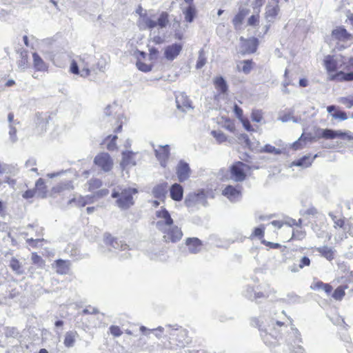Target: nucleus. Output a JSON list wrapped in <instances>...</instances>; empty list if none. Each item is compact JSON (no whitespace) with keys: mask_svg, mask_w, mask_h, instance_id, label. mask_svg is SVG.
<instances>
[{"mask_svg":"<svg viewBox=\"0 0 353 353\" xmlns=\"http://www.w3.org/2000/svg\"><path fill=\"white\" fill-rule=\"evenodd\" d=\"M323 65L330 81L336 82L353 81V57L338 63L334 56L327 55L323 60Z\"/></svg>","mask_w":353,"mask_h":353,"instance_id":"1","label":"nucleus"},{"mask_svg":"<svg viewBox=\"0 0 353 353\" xmlns=\"http://www.w3.org/2000/svg\"><path fill=\"white\" fill-rule=\"evenodd\" d=\"M136 12L139 15V26L144 29L152 30L155 28L163 29L170 23V14L165 11L160 13L157 21L153 19V16L149 15L146 11H144L141 6H139Z\"/></svg>","mask_w":353,"mask_h":353,"instance_id":"2","label":"nucleus"},{"mask_svg":"<svg viewBox=\"0 0 353 353\" xmlns=\"http://www.w3.org/2000/svg\"><path fill=\"white\" fill-rule=\"evenodd\" d=\"M254 169H256L254 165H250L240 161H234L229 167L230 178L235 182H243L248 176L252 174Z\"/></svg>","mask_w":353,"mask_h":353,"instance_id":"3","label":"nucleus"},{"mask_svg":"<svg viewBox=\"0 0 353 353\" xmlns=\"http://www.w3.org/2000/svg\"><path fill=\"white\" fill-rule=\"evenodd\" d=\"M137 190L135 188H124L119 190H114L112 193V198H118L117 205L121 208H128L134 204L133 194H136Z\"/></svg>","mask_w":353,"mask_h":353,"instance_id":"4","label":"nucleus"},{"mask_svg":"<svg viewBox=\"0 0 353 353\" xmlns=\"http://www.w3.org/2000/svg\"><path fill=\"white\" fill-rule=\"evenodd\" d=\"M338 282L341 285L334 290L332 296L336 301H341L345 295V290L348 289L350 285H353V273L346 272L345 275L338 279Z\"/></svg>","mask_w":353,"mask_h":353,"instance_id":"5","label":"nucleus"},{"mask_svg":"<svg viewBox=\"0 0 353 353\" xmlns=\"http://www.w3.org/2000/svg\"><path fill=\"white\" fill-rule=\"evenodd\" d=\"M160 232L163 234V241L166 243H176L180 241L183 236L181 228L174 224L160 230Z\"/></svg>","mask_w":353,"mask_h":353,"instance_id":"6","label":"nucleus"},{"mask_svg":"<svg viewBox=\"0 0 353 353\" xmlns=\"http://www.w3.org/2000/svg\"><path fill=\"white\" fill-rule=\"evenodd\" d=\"M155 215L157 219L155 223L156 227L159 231L174 224L173 219L165 208H161L159 210H157Z\"/></svg>","mask_w":353,"mask_h":353,"instance_id":"7","label":"nucleus"},{"mask_svg":"<svg viewBox=\"0 0 353 353\" xmlns=\"http://www.w3.org/2000/svg\"><path fill=\"white\" fill-rule=\"evenodd\" d=\"M95 165L101 168L105 172L110 171L113 166V161L108 153L101 152L98 154L94 160Z\"/></svg>","mask_w":353,"mask_h":353,"instance_id":"8","label":"nucleus"},{"mask_svg":"<svg viewBox=\"0 0 353 353\" xmlns=\"http://www.w3.org/2000/svg\"><path fill=\"white\" fill-rule=\"evenodd\" d=\"M70 71L74 74H80L83 77H87L90 74L88 65L81 58L79 63L74 60L71 62Z\"/></svg>","mask_w":353,"mask_h":353,"instance_id":"9","label":"nucleus"},{"mask_svg":"<svg viewBox=\"0 0 353 353\" xmlns=\"http://www.w3.org/2000/svg\"><path fill=\"white\" fill-rule=\"evenodd\" d=\"M240 40L242 42V46L243 48V50L241 52L242 54H250L256 52L259 43L257 38L251 37L245 39L241 37Z\"/></svg>","mask_w":353,"mask_h":353,"instance_id":"10","label":"nucleus"},{"mask_svg":"<svg viewBox=\"0 0 353 353\" xmlns=\"http://www.w3.org/2000/svg\"><path fill=\"white\" fill-rule=\"evenodd\" d=\"M222 194L232 202L236 201L241 197L242 188L241 185H228L222 190Z\"/></svg>","mask_w":353,"mask_h":353,"instance_id":"11","label":"nucleus"},{"mask_svg":"<svg viewBox=\"0 0 353 353\" xmlns=\"http://www.w3.org/2000/svg\"><path fill=\"white\" fill-rule=\"evenodd\" d=\"M182 50V43H175L168 45L164 48V57L168 61H173L180 54Z\"/></svg>","mask_w":353,"mask_h":353,"instance_id":"12","label":"nucleus"},{"mask_svg":"<svg viewBox=\"0 0 353 353\" xmlns=\"http://www.w3.org/2000/svg\"><path fill=\"white\" fill-rule=\"evenodd\" d=\"M154 153L161 166L166 167L170 155V146L168 145L159 146L158 149L154 150Z\"/></svg>","mask_w":353,"mask_h":353,"instance_id":"13","label":"nucleus"},{"mask_svg":"<svg viewBox=\"0 0 353 353\" xmlns=\"http://www.w3.org/2000/svg\"><path fill=\"white\" fill-rule=\"evenodd\" d=\"M190 168L187 163L183 161H179L176 169V172L180 182L186 181L190 177Z\"/></svg>","mask_w":353,"mask_h":353,"instance_id":"14","label":"nucleus"},{"mask_svg":"<svg viewBox=\"0 0 353 353\" xmlns=\"http://www.w3.org/2000/svg\"><path fill=\"white\" fill-rule=\"evenodd\" d=\"M185 243L192 254H197L202 250L203 243L196 237L187 238Z\"/></svg>","mask_w":353,"mask_h":353,"instance_id":"15","label":"nucleus"},{"mask_svg":"<svg viewBox=\"0 0 353 353\" xmlns=\"http://www.w3.org/2000/svg\"><path fill=\"white\" fill-rule=\"evenodd\" d=\"M332 36V38L338 42L347 41L353 39L352 35L347 32L346 29L343 27H337L336 29L333 30Z\"/></svg>","mask_w":353,"mask_h":353,"instance_id":"16","label":"nucleus"},{"mask_svg":"<svg viewBox=\"0 0 353 353\" xmlns=\"http://www.w3.org/2000/svg\"><path fill=\"white\" fill-rule=\"evenodd\" d=\"M137 153L132 151H123L122 152V159L120 165L123 168L129 166H134L137 164L136 161Z\"/></svg>","mask_w":353,"mask_h":353,"instance_id":"17","label":"nucleus"},{"mask_svg":"<svg viewBox=\"0 0 353 353\" xmlns=\"http://www.w3.org/2000/svg\"><path fill=\"white\" fill-rule=\"evenodd\" d=\"M330 216L334 222V228H341L350 234H352L351 225L345 217H338L335 215H330Z\"/></svg>","mask_w":353,"mask_h":353,"instance_id":"18","label":"nucleus"},{"mask_svg":"<svg viewBox=\"0 0 353 353\" xmlns=\"http://www.w3.org/2000/svg\"><path fill=\"white\" fill-rule=\"evenodd\" d=\"M137 61L136 65L137 68L142 72H148L152 70V65L146 64L143 62V60L146 58V53L142 51H137Z\"/></svg>","mask_w":353,"mask_h":353,"instance_id":"19","label":"nucleus"},{"mask_svg":"<svg viewBox=\"0 0 353 353\" xmlns=\"http://www.w3.org/2000/svg\"><path fill=\"white\" fill-rule=\"evenodd\" d=\"M317 154L312 156L310 154L305 155L301 158L294 161L291 163L290 166H299L303 168H308L312 165Z\"/></svg>","mask_w":353,"mask_h":353,"instance_id":"20","label":"nucleus"},{"mask_svg":"<svg viewBox=\"0 0 353 353\" xmlns=\"http://www.w3.org/2000/svg\"><path fill=\"white\" fill-rule=\"evenodd\" d=\"M310 288L314 291H324L327 295H330L333 290L332 286L330 283H323L318 279H314L310 285Z\"/></svg>","mask_w":353,"mask_h":353,"instance_id":"21","label":"nucleus"},{"mask_svg":"<svg viewBox=\"0 0 353 353\" xmlns=\"http://www.w3.org/2000/svg\"><path fill=\"white\" fill-rule=\"evenodd\" d=\"M94 201V196L86 195V196H79L74 197L70 201V203H74L79 208H83L88 204L92 203Z\"/></svg>","mask_w":353,"mask_h":353,"instance_id":"22","label":"nucleus"},{"mask_svg":"<svg viewBox=\"0 0 353 353\" xmlns=\"http://www.w3.org/2000/svg\"><path fill=\"white\" fill-rule=\"evenodd\" d=\"M53 266L57 274H66L69 272L70 262L68 260L57 259L54 261Z\"/></svg>","mask_w":353,"mask_h":353,"instance_id":"23","label":"nucleus"},{"mask_svg":"<svg viewBox=\"0 0 353 353\" xmlns=\"http://www.w3.org/2000/svg\"><path fill=\"white\" fill-rule=\"evenodd\" d=\"M170 196L175 201H181L183 197V188L179 183H174L170 188Z\"/></svg>","mask_w":353,"mask_h":353,"instance_id":"24","label":"nucleus"},{"mask_svg":"<svg viewBox=\"0 0 353 353\" xmlns=\"http://www.w3.org/2000/svg\"><path fill=\"white\" fill-rule=\"evenodd\" d=\"M256 8L257 10L255 14L250 16L248 19V25L250 26H256L260 22V11L263 4V0H255Z\"/></svg>","mask_w":353,"mask_h":353,"instance_id":"25","label":"nucleus"},{"mask_svg":"<svg viewBox=\"0 0 353 353\" xmlns=\"http://www.w3.org/2000/svg\"><path fill=\"white\" fill-rule=\"evenodd\" d=\"M255 63L252 59L243 60L237 65V70L245 74H250L254 68Z\"/></svg>","mask_w":353,"mask_h":353,"instance_id":"26","label":"nucleus"},{"mask_svg":"<svg viewBox=\"0 0 353 353\" xmlns=\"http://www.w3.org/2000/svg\"><path fill=\"white\" fill-rule=\"evenodd\" d=\"M168 184L167 182H163L156 185L152 189V193L155 198H165L168 192Z\"/></svg>","mask_w":353,"mask_h":353,"instance_id":"27","label":"nucleus"},{"mask_svg":"<svg viewBox=\"0 0 353 353\" xmlns=\"http://www.w3.org/2000/svg\"><path fill=\"white\" fill-rule=\"evenodd\" d=\"M316 250L320 254V255L327 260L331 261L335 258L336 251L332 248L327 246H322L316 248Z\"/></svg>","mask_w":353,"mask_h":353,"instance_id":"28","label":"nucleus"},{"mask_svg":"<svg viewBox=\"0 0 353 353\" xmlns=\"http://www.w3.org/2000/svg\"><path fill=\"white\" fill-rule=\"evenodd\" d=\"M185 21L188 23H192L196 17L197 10L194 5L188 6L183 10Z\"/></svg>","mask_w":353,"mask_h":353,"instance_id":"29","label":"nucleus"},{"mask_svg":"<svg viewBox=\"0 0 353 353\" xmlns=\"http://www.w3.org/2000/svg\"><path fill=\"white\" fill-rule=\"evenodd\" d=\"M33 65L37 71H46L48 65L37 52L32 53Z\"/></svg>","mask_w":353,"mask_h":353,"instance_id":"30","label":"nucleus"},{"mask_svg":"<svg viewBox=\"0 0 353 353\" xmlns=\"http://www.w3.org/2000/svg\"><path fill=\"white\" fill-rule=\"evenodd\" d=\"M214 85L215 89L219 94H226L228 90V85L222 77H216L214 78Z\"/></svg>","mask_w":353,"mask_h":353,"instance_id":"31","label":"nucleus"},{"mask_svg":"<svg viewBox=\"0 0 353 353\" xmlns=\"http://www.w3.org/2000/svg\"><path fill=\"white\" fill-rule=\"evenodd\" d=\"M79 334L77 331H68L64 336L63 344L66 347H71L74 345Z\"/></svg>","mask_w":353,"mask_h":353,"instance_id":"32","label":"nucleus"},{"mask_svg":"<svg viewBox=\"0 0 353 353\" xmlns=\"http://www.w3.org/2000/svg\"><path fill=\"white\" fill-rule=\"evenodd\" d=\"M19 57L17 60V65L21 70H25L29 66L28 61V52L26 50H22L19 52Z\"/></svg>","mask_w":353,"mask_h":353,"instance_id":"33","label":"nucleus"},{"mask_svg":"<svg viewBox=\"0 0 353 353\" xmlns=\"http://www.w3.org/2000/svg\"><path fill=\"white\" fill-rule=\"evenodd\" d=\"M250 10L246 8H240L237 14L232 19L233 25L236 27L240 26L245 17L249 14Z\"/></svg>","mask_w":353,"mask_h":353,"instance_id":"34","label":"nucleus"},{"mask_svg":"<svg viewBox=\"0 0 353 353\" xmlns=\"http://www.w3.org/2000/svg\"><path fill=\"white\" fill-rule=\"evenodd\" d=\"M36 193L38 192L39 196L41 198H45L47 195V186L45 181L42 178H39L35 183Z\"/></svg>","mask_w":353,"mask_h":353,"instance_id":"35","label":"nucleus"},{"mask_svg":"<svg viewBox=\"0 0 353 353\" xmlns=\"http://www.w3.org/2000/svg\"><path fill=\"white\" fill-rule=\"evenodd\" d=\"M299 224L297 223V225H299V228L297 229L293 230L292 237L290 239L289 241H291V240L301 241L303 239H305V237L306 236V232H305V230L301 225H299L301 223V220L299 219Z\"/></svg>","mask_w":353,"mask_h":353,"instance_id":"36","label":"nucleus"},{"mask_svg":"<svg viewBox=\"0 0 353 353\" xmlns=\"http://www.w3.org/2000/svg\"><path fill=\"white\" fill-rule=\"evenodd\" d=\"M279 12V7L278 5L274 6H267L265 13V17L267 20L271 21L276 17Z\"/></svg>","mask_w":353,"mask_h":353,"instance_id":"37","label":"nucleus"},{"mask_svg":"<svg viewBox=\"0 0 353 353\" xmlns=\"http://www.w3.org/2000/svg\"><path fill=\"white\" fill-rule=\"evenodd\" d=\"M321 133L316 134L318 139L324 138L325 139H334L337 137V133L332 130L325 129L323 130H318Z\"/></svg>","mask_w":353,"mask_h":353,"instance_id":"38","label":"nucleus"},{"mask_svg":"<svg viewBox=\"0 0 353 353\" xmlns=\"http://www.w3.org/2000/svg\"><path fill=\"white\" fill-rule=\"evenodd\" d=\"M265 228L263 225H261L260 227L255 228L254 230L252 231L250 238L251 239H259L261 240H265L264 239V235H265Z\"/></svg>","mask_w":353,"mask_h":353,"instance_id":"39","label":"nucleus"},{"mask_svg":"<svg viewBox=\"0 0 353 353\" xmlns=\"http://www.w3.org/2000/svg\"><path fill=\"white\" fill-rule=\"evenodd\" d=\"M176 103L177 107L183 110L192 108L191 101L183 96L176 99Z\"/></svg>","mask_w":353,"mask_h":353,"instance_id":"40","label":"nucleus"},{"mask_svg":"<svg viewBox=\"0 0 353 353\" xmlns=\"http://www.w3.org/2000/svg\"><path fill=\"white\" fill-rule=\"evenodd\" d=\"M10 267L11 269L18 274L23 273L21 270V265L19 261L16 258H12L10 261Z\"/></svg>","mask_w":353,"mask_h":353,"instance_id":"41","label":"nucleus"},{"mask_svg":"<svg viewBox=\"0 0 353 353\" xmlns=\"http://www.w3.org/2000/svg\"><path fill=\"white\" fill-rule=\"evenodd\" d=\"M251 119L254 122L260 123L263 119V112L261 110L254 109L251 112Z\"/></svg>","mask_w":353,"mask_h":353,"instance_id":"42","label":"nucleus"},{"mask_svg":"<svg viewBox=\"0 0 353 353\" xmlns=\"http://www.w3.org/2000/svg\"><path fill=\"white\" fill-rule=\"evenodd\" d=\"M117 138L118 137L117 135H108L105 138V141L110 140V141L107 144V149L108 150L112 151L117 148L116 141L117 140Z\"/></svg>","mask_w":353,"mask_h":353,"instance_id":"43","label":"nucleus"},{"mask_svg":"<svg viewBox=\"0 0 353 353\" xmlns=\"http://www.w3.org/2000/svg\"><path fill=\"white\" fill-rule=\"evenodd\" d=\"M102 185L101 180L97 179H92L88 182V190L89 191H94L96 189L99 188Z\"/></svg>","mask_w":353,"mask_h":353,"instance_id":"44","label":"nucleus"},{"mask_svg":"<svg viewBox=\"0 0 353 353\" xmlns=\"http://www.w3.org/2000/svg\"><path fill=\"white\" fill-rule=\"evenodd\" d=\"M211 134L216 139L219 143H222L227 141V137L222 132L213 130L212 131Z\"/></svg>","mask_w":353,"mask_h":353,"instance_id":"45","label":"nucleus"},{"mask_svg":"<svg viewBox=\"0 0 353 353\" xmlns=\"http://www.w3.org/2000/svg\"><path fill=\"white\" fill-rule=\"evenodd\" d=\"M241 122L243 128L248 131V132H254L255 129L253 128V126L251 125L250 120L247 117H244L242 119L240 120Z\"/></svg>","mask_w":353,"mask_h":353,"instance_id":"46","label":"nucleus"},{"mask_svg":"<svg viewBox=\"0 0 353 353\" xmlns=\"http://www.w3.org/2000/svg\"><path fill=\"white\" fill-rule=\"evenodd\" d=\"M104 242L109 245L114 247L117 244V239L114 238L110 234L107 233L104 235Z\"/></svg>","mask_w":353,"mask_h":353,"instance_id":"47","label":"nucleus"},{"mask_svg":"<svg viewBox=\"0 0 353 353\" xmlns=\"http://www.w3.org/2000/svg\"><path fill=\"white\" fill-rule=\"evenodd\" d=\"M110 334L114 337H119L122 335L123 332L118 325H111L109 328Z\"/></svg>","mask_w":353,"mask_h":353,"instance_id":"48","label":"nucleus"},{"mask_svg":"<svg viewBox=\"0 0 353 353\" xmlns=\"http://www.w3.org/2000/svg\"><path fill=\"white\" fill-rule=\"evenodd\" d=\"M332 117L334 119H339L341 121H344L347 119V116L345 112L342 110H336L333 114Z\"/></svg>","mask_w":353,"mask_h":353,"instance_id":"49","label":"nucleus"},{"mask_svg":"<svg viewBox=\"0 0 353 353\" xmlns=\"http://www.w3.org/2000/svg\"><path fill=\"white\" fill-rule=\"evenodd\" d=\"M114 125L116 126L114 129V132L118 133L122 130L123 121L121 117H118L114 120Z\"/></svg>","mask_w":353,"mask_h":353,"instance_id":"50","label":"nucleus"},{"mask_svg":"<svg viewBox=\"0 0 353 353\" xmlns=\"http://www.w3.org/2000/svg\"><path fill=\"white\" fill-rule=\"evenodd\" d=\"M261 243L270 249H279L281 248V245L277 243H272L266 240H262Z\"/></svg>","mask_w":353,"mask_h":353,"instance_id":"51","label":"nucleus"},{"mask_svg":"<svg viewBox=\"0 0 353 353\" xmlns=\"http://www.w3.org/2000/svg\"><path fill=\"white\" fill-rule=\"evenodd\" d=\"M340 102L347 108H350L353 106V98L350 99L348 97H341L340 99Z\"/></svg>","mask_w":353,"mask_h":353,"instance_id":"52","label":"nucleus"},{"mask_svg":"<svg viewBox=\"0 0 353 353\" xmlns=\"http://www.w3.org/2000/svg\"><path fill=\"white\" fill-rule=\"evenodd\" d=\"M35 194L36 190L34 189H30L25 191L23 193L22 196L26 199H29L33 198L35 196Z\"/></svg>","mask_w":353,"mask_h":353,"instance_id":"53","label":"nucleus"},{"mask_svg":"<svg viewBox=\"0 0 353 353\" xmlns=\"http://www.w3.org/2000/svg\"><path fill=\"white\" fill-rule=\"evenodd\" d=\"M311 263L310 259L307 256H303L299 262V267L302 269L304 267L310 266Z\"/></svg>","mask_w":353,"mask_h":353,"instance_id":"54","label":"nucleus"},{"mask_svg":"<svg viewBox=\"0 0 353 353\" xmlns=\"http://www.w3.org/2000/svg\"><path fill=\"white\" fill-rule=\"evenodd\" d=\"M234 112L235 113L236 117L239 119V121L245 117L243 116V110L236 104H235L234 106Z\"/></svg>","mask_w":353,"mask_h":353,"instance_id":"55","label":"nucleus"},{"mask_svg":"<svg viewBox=\"0 0 353 353\" xmlns=\"http://www.w3.org/2000/svg\"><path fill=\"white\" fill-rule=\"evenodd\" d=\"M31 259H32V263L34 264H39L43 262L42 258L39 254H37V253H36V252L32 253Z\"/></svg>","mask_w":353,"mask_h":353,"instance_id":"56","label":"nucleus"},{"mask_svg":"<svg viewBox=\"0 0 353 353\" xmlns=\"http://www.w3.org/2000/svg\"><path fill=\"white\" fill-rule=\"evenodd\" d=\"M239 139L243 140L244 143H245V145L248 148H251L252 143L246 134H241Z\"/></svg>","mask_w":353,"mask_h":353,"instance_id":"57","label":"nucleus"},{"mask_svg":"<svg viewBox=\"0 0 353 353\" xmlns=\"http://www.w3.org/2000/svg\"><path fill=\"white\" fill-rule=\"evenodd\" d=\"M37 164L36 160L34 159H30L26 162V166L27 168H30L32 171H37V169L34 168Z\"/></svg>","mask_w":353,"mask_h":353,"instance_id":"58","label":"nucleus"},{"mask_svg":"<svg viewBox=\"0 0 353 353\" xmlns=\"http://www.w3.org/2000/svg\"><path fill=\"white\" fill-rule=\"evenodd\" d=\"M43 239H28L27 240V242L28 243L32 246V247H36L37 245V243L39 242H41V241H43Z\"/></svg>","mask_w":353,"mask_h":353,"instance_id":"59","label":"nucleus"},{"mask_svg":"<svg viewBox=\"0 0 353 353\" xmlns=\"http://www.w3.org/2000/svg\"><path fill=\"white\" fill-rule=\"evenodd\" d=\"M149 54L151 59H154L159 54V50L155 48H151L149 50Z\"/></svg>","mask_w":353,"mask_h":353,"instance_id":"60","label":"nucleus"},{"mask_svg":"<svg viewBox=\"0 0 353 353\" xmlns=\"http://www.w3.org/2000/svg\"><path fill=\"white\" fill-rule=\"evenodd\" d=\"M205 59L203 57H199L196 67V68H201L205 64Z\"/></svg>","mask_w":353,"mask_h":353,"instance_id":"61","label":"nucleus"},{"mask_svg":"<svg viewBox=\"0 0 353 353\" xmlns=\"http://www.w3.org/2000/svg\"><path fill=\"white\" fill-rule=\"evenodd\" d=\"M292 148L294 150H297L302 148V145L299 141H296L292 143Z\"/></svg>","mask_w":353,"mask_h":353,"instance_id":"62","label":"nucleus"},{"mask_svg":"<svg viewBox=\"0 0 353 353\" xmlns=\"http://www.w3.org/2000/svg\"><path fill=\"white\" fill-rule=\"evenodd\" d=\"M271 224L277 228H281L283 226V223L281 221L274 220L271 222Z\"/></svg>","mask_w":353,"mask_h":353,"instance_id":"63","label":"nucleus"},{"mask_svg":"<svg viewBox=\"0 0 353 353\" xmlns=\"http://www.w3.org/2000/svg\"><path fill=\"white\" fill-rule=\"evenodd\" d=\"M309 85L308 81L307 79L303 78L299 80V85L302 88H305Z\"/></svg>","mask_w":353,"mask_h":353,"instance_id":"64","label":"nucleus"}]
</instances>
